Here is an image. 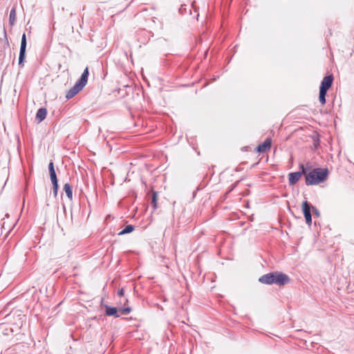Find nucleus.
Returning <instances> with one entry per match:
<instances>
[{
	"label": "nucleus",
	"mask_w": 354,
	"mask_h": 354,
	"mask_svg": "<svg viewBox=\"0 0 354 354\" xmlns=\"http://www.w3.org/2000/svg\"><path fill=\"white\" fill-rule=\"evenodd\" d=\"M87 81L88 77L82 74L80 79L76 83L84 88L86 86Z\"/></svg>",
	"instance_id": "nucleus-15"
},
{
	"label": "nucleus",
	"mask_w": 354,
	"mask_h": 354,
	"mask_svg": "<svg viewBox=\"0 0 354 354\" xmlns=\"http://www.w3.org/2000/svg\"><path fill=\"white\" fill-rule=\"evenodd\" d=\"M313 211L315 212V213L317 216H319V212H318V211L317 210V209H316V208H315V207H313Z\"/></svg>",
	"instance_id": "nucleus-20"
},
{
	"label": "nucleus",
	"mask_w": 354,
	"mask_h": 354,
	"mask_svg": "<svg viewBox=\"0 0 354 354\" xmlns=\"http://www.w3.org/2000/svg\"><path fill=\"white\" fill-rule=\"evenodd\" d=\"M302 174H305V170H304V168L303 166H302V172L298 171V172L290 174L289 178H288L290 184H291V185L295 184L300 179Z\"/></svg>",
	"instance_id": "nucleus-8"
},
{
	"label": "nucleus",
	"mask_w": 354,
	"mask_h": 354,
	"mask_svg": "<svg viewBox=\"0 0 354 354\" xmlns=\"http://www.w3.org/2000/svg\"><path fill=\"white\" fill-rule=\"evenodd\" d=\"M16 20V11L15 8H12L9 15V22H15Z\"/></svg>",
	"instance_id": "nucleus-17"
},
{
	"label": "nucleus",
	"mask_w": 354,
	"mask_h": 354,
	"mask_svg": "<svg viewBox=\"0 0 354 354\" xmlns=\"http://www.w3.org/2000/svg\"><path fill=\"white\" fill-rule=\"evenodd\" d=\"M82 75H86V76H87V77L88 76V67H86V68L84 69V72H83Z\"/></svg>",
	"instance_id": "nucleus-18"
},
{
	"label": "nucleus",
	"mask_w": 354,
	"mask_h": 354,
	"mask_svg": "<svg viewBox=\"0 0 354 354\" xmlns=\"http://www.w3.org/2000/svg\"><path fill=\"white\" fill-rule=\"evenodd\" d=\"M302 211L306 219V223L310 225L312 223V218L310 214V206L307 201L302 203Z\"/></svg>",
	"instance_id": "nucleus-6"
},
{
	"label": "nucleus",
	"mask_w": 354,
	"mask_h": 354,
	"mask_svg": "<svg viewBox=\"0 0 354 354\" xmlns=\"http://www.w3.org/2000/svg\"><path fill=\"white\" fill-rule=\"evenodd\" d=\"M274 273H269L265 275H263L259 279V281L262 283L266 284H271L274 283Z\"/></svg>",
	"instance_id": "nucleus-9"
},
{
	"label": "nucleus",
	"mask_w": 354,
	"mask_h": 354,
	"mask_svg": "<svg viewBox=\"0 0 354 354\" xmlns=\"http://www.w3.org/2000/svg\"><path fill=\"white\" fill-rule=\"evenodd\" d=\"M328 176V170L324 169H315L306 176L307 185H317L324 182Z\"/></svg>",
	"instance_id": "nucleus-1"
},
{
	"label": "nucleus",
	"mask_w": 354,
	"mask_h": 354,
	"mask_svg": "<svg viewBox=\"0 0 354 354\" xmlns=\"http://www.w3.org/2000/svg\"><path fill=\"white\" fill-rule=\"evenodd\" d=\"M48 169H49L50 180L53 185V193H54V195L56 196L57 194L58 184H57V176H56V173H55V171L54 169V165H53V162H50L49 163Z\"/></svg>",
	"instance_id": "nucleus-4"
},
{
	"label": "nucleus",
	"mask_w": 354,
	"mask_h": 354,
	"mask_svg": "<svg viewBox=\"0 0 354 354\" xmlns=\"http://www.w3.org/2000/svg\"><path fill=\"white\" fill-rule=\"evenodd\" d=\"M178 12L182 15H186L187 13H189V15H192V10L186 4L180 5V7L178 8Z\"/></svg>",
	"instance_id": "nucleus-13"
},
{
	"label": "nucleus",
	"mask_w": 354,
	"mask_h": 354,
	"mask_svg": "<svg viewBox=\"0 0 354 354\" xmlns=\"http://www.w3.org/2000/svg\"><path fill=\"white\" fill-rule=\"evenodd\" d=\"M290 279L286 274L280 272H274V283L283 286L288 283Z\"/></svg>",
	"instance_id": "nucleus-5"
},
{
	"label": "nucleus",
	"mask_w": 354,
	"mask_h": 354,
	"mask_svg": "<svg viewBox=\"0 0 354 354\" xmlns=\"http://www.w3.org/2000/svg\"><path fill=\"white\" fill-rule=\"evenodd\" d=\"M333 80V77L332 75H328L325 77L321 84L320 90H319V102L324 104L326 103V94L328 89L331 86Z\"/></svg>",
	"instance_id": "nucleus-2"
},
{
	"label": "nucleus",
	"mask_w": 354,
	"mask_h": 354,
	"mask_svg": "<svg viewBox=\"0 0 354 354\" xmlns=\"http://www.w3.org/2000/svg\"><path fill=\"white\" fill-rule=\"evenodd\" d=\"M64 190L66 192L68 198L71 199L73 197V192H72V189H71V186L69 185V184L66 183L64 185Z\"/></svg>",
	"instance_id": "nucleus-14"
},
{
	"label": "nucleus",
	"mask_w": 354,
	"mask_h": 354,
	"mask_svg": "<svg viewBox=\"0 0 354 354\" xmlns=\"http://www.w3.org/2000/svg\"><path fill=\"white\" fill-rule=\"evenodd\" d=\"M131 308L127 307L124 308H119L114 307H106V313L109 316L119 317L121 315H127L130 313Z\"/></svg>",
	"instance_id": "nucleus-3"
},
{
	"label": "nucleus",
	"mask_w": 354,
	"mask_h": 354,
	"mask_svg": "<svg viewBox=\"0 0 354 354\" xmlns=\"http://www.w3.org/2000/svg\"><path fill=\"white\" fill-rule=\"evenodd\" d=\"M271 146V140L270 139H266L262 144L259 145L257 147V151L259 152H266L267 150H268L270 148Z\"/></svg>",
	"instance_id": "nucleus-11"
},
{
	"label": "nucleus",
	"mask_w": 354,
	"mask_h": 354,
	"mask_svg": "<svg viewBox=\"0 0 354 354\" xmlns=\"http://www.w3.org/2000/svg\"><path fill=\"white\" fill-rule=\"evenodd\" d=\"M82 88H83V87H82L80 85H79L78 84L76 83L74 85V86L73 88H71L67 93V94L66 95V98H68V99L72 98L77 93H78Z\"/></svg>",
	"instance_id": "nucleus-10"
},
{
	"label": "nucleus",
	"mask_w": 354,
	"mask_h": 354,
	"mask_svg": "<svg viewBox=\"0 0 354 354\" xmlns=\"http://www.w3.org/2000/svg\"><path fill=\"white\" fill-rule=\"evenodd\" d=\"M155 202H156V198H155V196H153V203H155Z\"/></svg>",
	"instance_id": "nucleus-21"
},
{
	"label": "nucleus",
	"mask_w": 354,
	"mask_h": 354,
	"mask_svg": "<svg viewBox=\"0 0 354 354\" xmlns=\"http://www.w3.org/2000/svg\"><path fill=\"white\" fill-rule=\"evenodd\" d=\"M47 115V110L44 108H41L37 111V113L36 114V120H37L38 123H40L42 122L46 117Z\"/></svg>",
	"instance_id": "nucleus-12"
},
{
	"label": "nucleus",
	"mask_w": 354,
	"mask_h": 354,
	"mask_svg": "<svg viewBox=\"0 0 354 354\" xmlns=\"http://www.w3.org/2000/svg\"><path fill=\"white\" fill-rule=\"evenodd\" d=\"M133 230H134L133 226L131 225H127L123 230L120 232L118 233V234L119 235H123V234H128V233H130V232H133Z\"/></svg>",
	"instance_id": "nucleus-16"
},
{
	"label": "nucleus",
	"mask_w": 354,
	"mask_h": 354,
	"mask_svg": "<svg viewBox=\"0 0 354 354\" xmlns=\"http://www.w3.org/2000/svg\"><path fill=\"white\" fill-rule=\"evenodd\" d=\"M118 295L120 296H122L124 295V290H123V288H121L120 290H119Z\"/></svg>",
	"instance_id": "nucleus-19"
},
{
	"label": "nucleus",
	"mask_w": 354,
	"mask_h": 354,
	"mask_svg": "<svg viewBox=\"0 0 354 354\" xmlns=\"http://www.w3.org/2000/svg\"><path fill=\"white\" fill-rule=\"evenodd\" d=\"M26 48V34L24 33L22 35V37H21L20 53H19V65L22 64L24 59L25 57Z\"/></svg>",
	"instance_id": "nucleus-7"
}]
</instances>
